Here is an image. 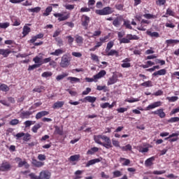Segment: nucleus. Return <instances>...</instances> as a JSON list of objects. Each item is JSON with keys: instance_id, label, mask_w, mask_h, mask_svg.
<instances>
[{"instance_id": "864d4df0", "label": "nucleus", "mask_w": 179, "mask_h": 179, "mask_svg": "<svg viewBox=\"0 0 179 179\" xmlns=\"http://www.w3.org/2000/svg\"><path fill=\"white\" fill-rule=\"evenodd\" d=\"M83 37L80 36H77L76 37V42L77 43V44H83Z\"/></svg>"}, {"instance_id": "2eb2a0df", "label": "nucleus", "mask_w": 179, "mask_h": 179, "mask_svg": "<svg viewBox=\"0 0 179 179\" xmlns=\"http://www.w3.org/2000/svg\"><path fill=\"white\" fill-rule=\"evenodd\" d=\"M33 115V112L29 110H26V111L21 112L20 117L22 120H24V119L30 118V115Z\"/></svg>"}, {"instance_id": "f3484780", "label": "nucleus", "mask_w": 179, "mask_h": 179, "mask_svg": "<svg viewBox=\"0 0 179 179\" xmlns=\"http://www.w3.org/2000/svg\"><path fill=\"white\" fill-rule=\"evenodd\" d=\"M48 114H50V112L46 110H42L36 113L35 118L36 120H40L41 118H43V117H45V115H48Z\"/></svg>"}, {"instance_id": "a211bd4d", "label": "nucleus", "mask_w": 179, "mask_h": 179, "mask_svg": "<svg viewBox=\"0 0 179 179\" xmlns=\"http://www.w3.org/2000/svg\"><path fill=\"white\" fill-rule=\"evenodd\" d=\"M27 26H31V24H27L24 26L23 31H22V34H23L24 37H26V36H27V34H29V33H30L31 31V29H30V27H29Z\"/></svg>"}, {"instance_id": "7ed1b4c3", "label": "nucleus", "mask_w": 179, "mask_h": 179, "mask_svg": "<svg viewBox=\"0 0 179 179\" xmlns=\"http://www.w3.org/2000/svg\"><path fill=\"white\" fill-rule=\"evenodd\" d=\"M114 12L113 8L110 6L104 7L103 9L101 10H96L95 13L96 15H99V16H106L107 15H111Z\"/></svg>"}, {"instance_id": "4be33fe9", "label": "nucleus", "mask_w": 179, "mask_h": 179, "mask_svg": "<svg viewBox=\"0 0 179 179\" xmlns=\"http://www.w3.org/2000/svg\"><path fill=\"white\" fill-rule=\"evenodd\" d=\"M166 73H167V71L165 69H162L156 72H154L152 73V76H162L166 75Z\"/></svg>"}, {"instance_id": "6e6d98bb", "label": "nucleus", "mask_w": 179, "mask_h": 179, "mask_svg": "<svg viewBox=\"0 0 179 179\" xmlns=\"http://www.w3.org/2000/svg\"><path fill=\"white\" fill-rule=\"evenodd\" d=\"M34 122H33L31 120H27L24 122V125H25V128H29L30 127H31V125H33L34 124Z\"/></svg>"}, {"instance_id": "e433bc0d", "label": "nucleus", "mask_w": 179, "mask_h": 179, "mask_svg": "<svg viewBox=\"0 0 179 179\" xmlns=\"http://www.w3.org/2000/svg\"><path fill=\"white\" fill-rule=\"evenodd\" d=\"M45 90V87L44 86H36L33 92H36V93H41Z\"/></svg>"}, {"instance_id": "58836bf2", "label": "nucleus", "mask_w": 179, "mask_h": 179, "mask_svg": "<svg viewBox=\"0 0 179 179\" xmlns=\"http://www.w3.org/2000/svg\"><path fill=\"white\" fill-rule=\"evenodd\" d=\"M68 75H69L68 73H63L62 74H60L56 77V80H57V82H59V80H62V79L66 78Z\"/></svg>"}, {"instance_id": "bb28decb", "label": "nucleus", "mask_w": 179, "mask_h": 179, "mask_svg": "<svg viewBox=\"0 0 179 179\" xmlns=\"http://www.w3.org/2000/svg\"><path fill=\"white\" fill-rule=\"evenodd\" d=\"M64 50L62 49H57L55 52H50V55H55V57H59L62 54H64Z\"/></svg>"}, {"instance_id": "680f3d73", "label": "nucleus", "mask_w": 179, "mask_h": 179, "mask_svg": "<svg viewBox=\"0 0 179 179\" xmlns=\"http://www.w3.org/2000/svg\"><path fill=\"white\" fill-rule=\"evenodd\" d=\"M113 26H115V27H120V25L121 24L120 23V20H118V17H117L116 19H115L113 20Z\"/></svg>"}, {"instance_id": "0eeeda50", "label": "nucleus", "mask_w": 179, "mask_h": 179, "mask_svg": "<svg viewBox=\"0 0 179 179\" xmlns=\"http://www.w3.org/2000/svg\"><path fill=\"white\" fill-rule=\"evenodd\" d=\"M90 23V17L86 15H83L81 17V24L85 29L89 27V24Z\"/></svg>"}, {"instance_id": "dca6fc26", "label": "nucleus", "mask_w": 179, "mask_h": 179, "mask_svg": "<svg viewBox=\"0 0 179 179\" xmlns=\"http://www.w3.org/2000/svg\"><path fill=\"white\" fill-rule=\"evenodd\" d=\"M64 104H65V101H57L53 104L52 108H54V110H57V108H62V107H64Z\"/></svg>"}, {"instance_id": "ea45409f", "label": "nucleus", "mask_w": 179, "mask_h": 179, "mask_svg": "<svg viewBox=\"0 0 179 179\" xmlns=\"http://www.w3.org/2000/svg\"><path fill=\"white\" fill-rule=\"evenodd\" d=\"M123 26H125L126 29H129V30H132V26H131V22L129 20H123Z\"/></svg>"}, {"instance_id": "37998d69", "label": "nucleus", "mask_w": 179, "mask_h": 179, "mask_svg": "<svg viewBox=\"0 0 179 179\" xmlns=\"http://www.w3.org/2000/svg\"><path fill=\"white\" fill-rule=\"evenodd\" d=\"M41 10V7H35L34 8H29L28 11L31 12L32 13H38Z\"/></svg>"}, {"instance_id": "412c9836", "label": "nucleus", "mask_w": 179, "mask_h": 179, "mask_svg": "<svg viewBox=\"0 0 179 179\" xmlns=\"http://www.w3.org/2000/svg\"><path fill=\"white\" fill-rule=\"evenodd\" d=\"M11 52L12 51L9 49H0V55H3L4 58H8Z\"/></svg>"}, {"instance_id": "09e8293b", "label": "nucleus", "mask_w": 179, "mask_h": 179, "mask_svg": "<svg viewBox=\"0 0 179 179\" xmlns=\"http://www.w3.org/2000/svg\"><path fill=\"white\" fill-rule=\"evenodd\" d=\"M166 15H168L169 16H173V17H174V16H176V13L173 11L171 8H167Z\"/></svg>"}, {"instance_id": "f257e3e1", "label": "nucleus", "mask_w": 179, "mask_h": 179, "mask_svg": "<svg viewBox=\"0 0 179 179\" xmlns=\"http://www.w3.org/2000/svg\"><path fill=\"white\" fill-rule=\"evenodd\" d=\"M94 141L98 145H101L106 148V149H110L113 148V144L111 143V139L110 137L104 135H98L94 136Z\"/></svg>"}, {"instance_id": "79ce46f5", "label": "nucleus", "mask_w": 179, "mask_h": 179, "mask_svg": "<svg viewBox=\"0 0 179 179\" xmlns=\"http://www.w3.org/2000/svg\"><path fill=\"white\" fill-rule=\"evenodd\" d=\"M41 66V64H33V65H29L28 67V71H34V69H36V68H40Z\"/></svg>"}, {"instance_id": "393cba45", "label": "nucleus", "mask_w": 179, "mask_h": 179, "mask_svg": "<svg viewBox=\"0 0 179 179\" xmlns=\"http://www.w3.org/2000/svg\"><path fill=\"white\" fill-rule=\"evenodd\" d=\"M10 90V88L6 84H2L0 83V92H9Z\"/></svg>"}, {"instance_id": "f704fd0d", "label": "nucleus", "mask_w": 179, "mask_h": 179, "mask_svg": "<svg viewBox=\"0 0 179 179\" xmlns=\"http://www.w3.org/2000/svg\"><path fill=\"white\" fill-rule=\"evenodd\" d=\"M51 12H52V7L48 6L46 8L45 12L43 13V16H50Z\"/></svg>"}, {"instance_id": "473e14b6", "label": "nucleus", "mask_w": 179, "mask_h": 179, "mask_svg": "<svg viewBox=\"0 0 179 179\" xmlns=\"http://www.w3.org/2000/svg\"><path fill=\"white\" fill-rule=\"evenodd\" d=\"M99 152V148L93 147L91 149L88 150L87 152V155H94V153Z\"/></svg>"}, {"instance_id": "e2e57ef3", "label": "nucleus", "mask_w": 179, "mask_h": 179, "mask_svg": "<svg viewBox=\"0 0 179 179\" xmlns=\"http://www.w3.org/2000/svg\"><path fill=\"white\" fill-rule=\"evenodd\" d=\"M66 38H67L69 44L70 45H72V44H73V43L75 38H73V37H72V36H67L66 37Z\"/></svg>"}, {"instance_id": "c756f323", "label": "nucleus", "mask_w": 179, "mask_h": 179, "mask_svg": "<svg viewBox=\"0 0 179 179\" xmlns=\"http://www.w3.org/2000/svg\"><path fill=\"white\" fill-rule=\"evenodd\" d=\"M79 159H80V155H71L69 158V162H79Z\"/></svg>"}, {"instance_id": "bf43d9fd", "label": "nucleus", "mask_w": 179, "mask_h": 179, "mask_svg": "<svg viewBox=\"0 0 179 179\" xmlns=\"http://www.w3.org/2000/svg\"><path fill=\"white\" fill-rule=\"evenodd\" d=\"M10 26L9 22L0 23V29H8Z\"/></svg>"}, {"instance_id": "4468645a", "label": "nucleus", "mask_w": 179, "mask_h": 179, "mask_svg": "<svg viewBox=\"0 0 179 179\" xmlns=\"http://www.w3.org/2000/svg\"><path fill=\"white\" fill-rule=\"evenodd\" d=\"M101 160H103L101 157L91 159L87 162L85 167H90V166H93V164H96V163H100Z\"/></svg>"}, {"instance_id": "4d7b16f0", "label": "nucleus", "mask_w": 179, "mask_h": 179, "mask_svg": "<svg viewBox=\"0 0 179 179\" xmlns=\"http://www.w3.org/2000/svg\"><path fill=\"white\" fill-rule=\"evenodd\" d=\"M42 78H50V76H52V73L50 71H45L41 75Z\"/></svg>"}, {"instance_id": "5fc2aeb1", "label": "nucleus", "mask_w": 179, "mask_h": 179, "mask_svg": "<svg viewBox=\"0 0 179 179\" xmlns=\"http://www.w3.org/2000/svg\"><path fill=\"white\" fill-rule=\"evenodd\" d=\"M42 104L43 103L41 101L36 102L29 108V110H34L35 108H37V107H40Z\"/></svg>"}, {"instance_id": "8fccbe9b", "label": "nucleus", "mask_w": 179, "mask_h": 179, "mask_svg": "<svg viewBox=\"0 0 179 179\" xmlns=\"http://www.w3.org/2000/svg\"><path fill=\"white\" fill-rule=\"evenodd\" d=\"M143 17L145 19H157V15H153L150 14V13L144 14Z\"/></svg>"}, {"instance_id": "423d86ee", "label": "nucleus", "mask_w": 179, "mask_h": 179, "mask_svg": "<svg viewBox=\"0 0 179 179\" xmlns=\"http://www.w3.org/2000/svg\"><path fill=\"white\" fill-rule=\"evenodd\" d=\"M70 64L71 60H69V57L67 56V55H63L60 62L61 68H68Z\"/></svg>"}, {"instance_id": "9b49d317", "label": "nucleus", "mask_w": 179, "mask_h": 179, "mask_svg": "<svg viewBox=\"0 0 179 179\" xmlns=\"http://www.w3.org/2000/svg\"><path fill=\"white\" fill-rule=\"evenodd\" d=\"M151 114H154V115H158L159 118H166V113H164V109L159 108L157 110L152 111Z\"/></svg>"}, {"instance_id": "c03bdc74", "label": "nucleus", "mask_w": 179, "mask_h": 179, "mask_svg": "<svg viewBox=\"0 0 179 179\" xmlns=\"http://www.w3.org/2000/svg\"><path fill=\"white\" fill-rule=\"evenodd\" d=\"M13 24V26H20V20L17 18V17H14L13 19H11Z\"/></svg>"}, {"instance_id": "c85d7f7f", "label": "nucleus", "mask_w": 179, "mask_h": 179, "mask_svg": "<svg viewBox=\"0 0 179 179\" xmlns=\"http://www.w3.org/2000/svg\"><path fill=\"white\" fill-rule=\"evenodd\" d=\"M120 149L122 152H131L132 150V145H131V144H127L125 146L120 147Z\"/></svg>"}, {"instance_id": "a19ab883", "label": "nucleus", "mask_w": 179, "mask_h": 179, "mask_svg": "<svg viewBox=\"0 0 179 179\" xmlns=\"http://www.w3.org/2000/svg\"><path fill=\"white\" fill-rule=\"evenodd\" d=\"M40 128H41V125H40V123H38L36 124H35L32 128H31V131L32 132H34V134H37L38 129H40Z\"/></svg>"}, {"instance_id": "20e7f679", "label": "nucleus", "mask_w": 179, "mask_h": 179, "mask_svg": "<svg viewBox=\"0 0 179 179\" xmlns=\"http://www.w3.org/2000/svg\"><path fill=\"white\" fill-rule=\"evenodd\" d=\"M15 138L17 140L20 139V138H23V141L24 142H29V141L31 139V135L29 133L20 132L15 135Z\"/></svg>"}, {"instance_id": "6e6552de", "label": "nucleus", "mask_w": 179, "mask_h": 179, "mask_svg": "<svg viewBox=\"0 0 179 179\" xmlns=\"http://www.w3.org/2000/svg\"><path fill=\"white\" fill-rule=\"evenodd\" d=\"M15 162L18 163V167H24V169H29L30 167L29 163L26 160L22 161L20 157H16Z\"/></svg>"}, {"instance_id": "b1692460", "label": "nucleus", "mask_w": 179, "mask_h": 179, "mask_svg": "<svg viewBox=\"0 0 179 179\" xmlns=\"http://www.w3.org/2000/svg\"><path fill=\"white\" fill-rule=\"evenodd\" d=\"M106 55H107V57H113L115 55L116 57H120V53L118 52V51H117L115 50H110L106 54Z\"/></svg>"}, {"instance_id": "0e129e2a", "label": "nucleus", "mask_w": 179, "mask_h": 179, "mask_svg": "<svg viewBox=\"0 0 179 179\" xmlns=\"http://www.w3.org/2000/svg\"><path fill=\"white\" fill-rule=\"evenodd\" d=\"M113 177L115 178L121 177V176H122V173H121V171H115L113 173Z\"/></svg>"}, {"instance_id": "13d9d810", "label": "nucleus", "mask_w": 179, "mask_h": 179, "mask_svg": "<svg viewBox=\"0 0 179 179\" xmlns=\"http://www.w3.org/2000/svg\"><path fill=\"white\" fill-rule=\"evenodd\" d=\"M33 61H34V62H35V64H42V62H43V60H41V58L39 57L38 56L35 57L33 59Z\"/></svg>"}, {"instance_id": "9d476101", "label": "nucleus", "mask_w": 179, "mask_h": 179, "mask_svg": "<svg viewBox=\"0 0 179 179\" xmlns=\"http://www.w3.org/2000/svg\"><path fill=\"white\" fill-rule=\"evenodd\" d=\"M179 133H173L170 134L168 137L164 138V141H169L171 143L177 142L178 141Z\"/></svg>"}, {"instance_id": "39448f33", "label": "nucleus", "mask_w": 179, "mask_h": 179, "mask_svg": "<svg viewBox=\"0 0 179 179\" xmlns=\"http://www.w3.org/2000/svg\"><path fill=\"white\" fill-rule=\"evenodd\" d=\"M12 170V165L8 161H3L0 165V171H10Z\"/></svg>"}, {"instance_id": "338daca9", "label": "nucleus", "mask_w": 179, "mask_h": 179, "mask_svg": "<svg viewBox=\"0 0 179 179\" xmlns=\"http://www.w3.org/2000/svg\"><path fill=\"white\" fill-rule=\"evenodd\" d=\"M91 59L92 61H96V62H99V56L97 55H94L93 53H91Z\"/></svg>"}, {"instance_id": "5701e85b", "label": "nucleus", "mask_w": 179, "mask_h": 179, "mask_svg": "<svg viewBox=\"0 0 179 179\" xmlns=\"http://www.w3.org/2000/svg\"><path fill=\"white\" fill-rule=\"evenodd\" d=\"M153 162H155V157H151L147 159L145 162V164L146 167H150V166L153 165Z\"/></svg>"}, {"instance_id": "ddd939ff", "label": "nucleus", "mask_w": 179, "mask_h": 179, "mask_svg": "<svg viewBox=\"0 0 179 179\" xmlns=\"http://www.w3.org/2000/svg\"><path fill=\"white\" fill-rule=\"evenodd\" d=\"M162 104H163V103H162V101H156V102H154L150 105H148L147 107H146V110L147 111H149L150 110H153L154 108H157V107H160L162 106Z\"/></svg>"}, {"instance_id": "49530a36", "label": "nucleus", "mask_w": 179, "mask_h": 179, "mask_svg": "<svg viewBox=\"0 0 179 179\" xmlns=\"http://www.w3.org/2000/svg\"><path fill=\"white\" fill-rule=\"evenodd\" d=\"M148 36H150V37H156V38H159V35L157 32H152L150 31H147Z\"/></svg>"}, {"instance_id": "2f4dec72", "label": "nucleus", "mask_w": 179, "mask_h": 179, "mask_svg": "<svg viewBox=\"0 0 179 179\" xmlns=\"http://www.w3.org/2000/svg\"><path fill=\"white\" fill-rule=\"evenodd\" d=\"M120 162H124L122 165V166H129L131 164V160L124 158V157H120Z\"/></svg>"}, {"instance_id": "774afa93", "label": "nucleus", "mask_w": 179, "mask_h": 179, "mask_svg": "<svg viewBox=\"0 0 179 179\" xmlns=\"http://www.w3.org/2000/svg\"><path fill=\"white\" fill-rule=\"evenodd\" d=\"M17 124H19V120L17 119L11 120L10 122V125H17Z\"/></svg>"}, {"instance_id": "6ab92c4d", "label": "nucleus", "mask_w": 179, "mask_h": 179, "mask_svg": "<svg viewBox=\"0 0 179 179\" xmlns=\"http://www.w3.org/2000/svg\"><path fill=\"white\" fill-rule=\"evenodd\" d=\"M96 100H97V98H96V96H87L84 98L83 102L87 103L88 101V103H92V104H93V103L96 102Z\"/></svg>"}, {"instance_id": "c9c22d12", "label": "nucleus", "mask_w": 179, "mask_h": 179, "mask_svg": "<svg viewBox=\"0 0 179 179\" xmlns=\"http://www.w3.org/2000/svg\"><path fill=\"white\" fill-rule=\"evenodd\" d=\"M117 78H115V76H112L109 78L108 81V86H110L111 85H114V83H117Z\"/></svg>"}, {"instance_id": "052dcab7", "label": "nucleus", "mask_w": 179, "mask_h": 179, "mask_svg": "<svg viewBox=\"0 0 179 179\" xmlns=\"http://www.w3.org/2000/svg\"><path fill=\"white\" fill-rule=\"evenodd\" d=\"M110 38V36H105L104 37L99 38V41L103 44V43H107V40Z\"/></svg>"}, {"instance_id": "69168bd1", "label": "nucleus", "mask_w": 179, "mask_h": 179, "mask_svg": "<svg viewBox=\"0 0 179 179\" xmlns=\"http://www.w3.org/2000/svg\"><path fill=\"white\" fill-rule=\"evenodd\" d=\"M156 5H157L158 6L166 5V0H157L156 1Z\"/></svg>"}, {"instance_id": "de8ad7c7", "label": "nucleus", "mask_w": 179, "mask_h": 179, "mask_svg": "<svg viewBox=\"0 0 179 179\" xmlns=\"http://www.w3.org/2000/svg\"><path fill=\"white\" fill-rule=\"evenodd\" d=\"M141 86H143L144 87H152L153 85H152V81L148 80L141 83Z\"/></svg>"}, {"instance_id": "72a5a7b5", "label": "nucleus", "mask_w": 179, "mask_h": 179, "mask_svg": "<svg viewBox=\"0 0 179 179\" xmlns=\"http://www.w3.org/2000/svg\"><path fill=\"white\" fill-rule=\"evenodd\" d=\"M55 128V134H56L57 135H60V136H62V135H64V130L62 129H61L58 126H56Z\"/></svg>"}, {"instance_id": "a878e982", "label": "nucleus", "mask_w": 179, "mask_h": 179, "mask_svg": "<svg viewBox=\"0 0 179 179\" xmlns=\"http://www.w3.org/2000/svg\"><path fill=\"white\" fill-rule=\"evenodd\" d=\"M67 80H69L70 83H80V79L76 78V77H68Z\"/></svg>"}, {"instance_id": "f8f14e48", "label": "nucleus", "mask_w": 179, "mask_h": 179, "mask_svg": "<svg viewBox=\"0 0 179 179\" xmlns=\"http://www.w3.org/2000/svg\"><path fill=\"white\" fill-rule=\"evenodd\" d=\"M51 178V173L48 171H42L39 173L38 179H50Z\"/></svg>"}, {"instance_id": "4c0bfd02", "label": "nucleus", "mask_w": 179, "mask_h": 179, "mask_svg": "<svg viewBox=\"0 0 179 179\" xmlns=\"http://www.w3.org/2000/svg\"><path fill=\"white\" fill-rule=\"evenodd\" d=\"M113 47H114V41H110L107 43L106 52H108V51H110L113 48Z\"/></svg>"}, {"instance_id": "a18cd8bd", "label": "nucleus", "mask_w": 179, "mask_h": 179, "mask_svg": "<svg viewBox=\"0 0 179 179\" xmlns=\"http://www.w3.org/2000/svg\"><path fill=\"white\" fill-rule=\"evenodd\" d=\"M179 122L178 117H171L167 120V122H169V124H173L174 122Z\"/></svg>"}, {"instance_id": "3c124183", "label": "nucleus", "mask_w": 179, "mask_h": 179, "mask_svg": "<svg viewBox=\"0 0 179 179\" xmlns=\"http://www.w3.org/2000/svg\"><path fill=\"white\" fill-rule=\"evenodd\" d=\"M166 100H168L170 103H174L178 100V96H168L166 97Z\"/></svg>"}, {"instance_id": "7c9ffc66", "label": "nucleus", "mask_w": 179, "mask_h": 179, "mask_svg": "<svg viewBox=\"0 0 179 179\" xmlns=\"http://www.w3.org/2000/svg\"><path fill=\"white\" fill-rule=\"evenodd\" d=\"M179 40L178 39H168L166 41V44H167V46L171 45V44H178Z\"/></svg>"}, {"instance_id": "aec40b11", "label": "nucleus", "mask_w": 179, "mask_h": 179, "mask_svg": "<svg viewBox=\"0 0 179 179\" xmlns=\"http://www.w3.org/2000/svg\"><path fill=\"white\" fill-rule=\"evenodd\" d=\"M107 72L105 70L99 71L97 74L94 76V79L97 80V79H101L103 76H106Z\"/></svg>"}, {"instance_id": "cd10ccee", "label": "nucleus", "mask_w": 179, "mask_h": 179, "mask_svg": "<svg viewBox=\"0 0 179 179\" xmlns=\"http://www.w3.org/2000/svg\"><path fill=\"white\" fill-rule=\"evenodd\" d=\"M32 164L35 167H43V166H44V162H41L37 159H32Z\"/></svg>"}, {"instance_id": "1a4fd4ad", "label": "nucleus", "mask_w": 179, "mask_h": 179, "mask_svg": "<svg viewBox=\"0 0 179 179\" xmlns=\"http://www.w3.org/2000/svg\"><path fill=\"white\" fill-rule=\"evenodd\" d=\"M53 15L55 16V17H58V20L59 22H64V20H68V19H69L71 14L68 13L66 15H64V14L62 13H54Z\"/></svg>"}, {"instance_id": "603ef678", "label": "nucleus", "mask_w": 179, "mask_h": 179, "mask_svg": "<svg viewBox=\"0 0 179 179\" xmlns=\"http://www.w3.org/2000/svg\"><path fill=\"white\" fill-rule=\"evenodd\" d=\"M83 173V171L78 170L75 172V178L74 179H80L82 176L80 175Z\"/></svg>"}, {"instance_id": "f03ea898", "label": "nucleus", "mask_w": 179, "mask_h": 179, "mask_svg": "<svg viewBox=\"0 0 179 179\" xmlns=\"http://www.w3.org/2000/svg\"><path fill=\"white\" fill-rule=\"evenodd\" d=\"M124 34L122 32L117 33L118 41L120 44H129L132 40H139V36L133 35L132 34H127L126 37L124 38Z\"/></svg>"}]
</instances>
